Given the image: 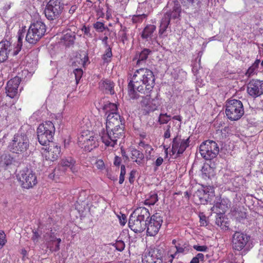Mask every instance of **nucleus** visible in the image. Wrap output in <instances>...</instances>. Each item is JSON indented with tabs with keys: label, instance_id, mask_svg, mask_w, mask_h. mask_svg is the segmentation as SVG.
<instances>
[{
	"label": "nucleus",
	"instance_id": "20",
	"mask_svg": "<svg viewBox=\"0 0 263 263\" xmlns=\"http://www.w3.org/2000/svg\"><path fill=\"white\" fill-rule=\"evenodd\" d=\"M76 163V160L73 158L68 157L63 158L60 161V165L65 170L69 168L72 173L75 174L79 170Z\"/></svg>",
	"mask_w": 263,
	"mask_h": 263
},
{
	"label": "nucleus",
	"instance_id": "61",
	"mask_svg": "<svg viewBox=\"0 0 263 263\" xmlns=\"http://www.w3.org/2000/svg\"><path fill=\"white\" fill-rule=\"evenodd\" d=\"M108 37L107 36H105L102 39V42L105 47L108 48V47H110L109 44H108Z\"/></svg>",
	"mask_w": 263,
	"mask_h": 263
},
{
	"label": "nucleus",
	"instance_id": "34",
	"mask_svg": "<svg viewBox=\"0 0 263 263\" xmlns=\"http://www.w3.org/2000/svg\"><path fill=\"white\" fill-rule=\"evenodd\" d=\"M158 200V195L155 192H151L147 198L144 201V204L154 205Z\"/></svg>",
	"mask_w": 263,
	"mask_h": 263
},
{
	"label": "nucleus",
	"instance_id": "33",
	"mask_svg": "<svg viewBox=\"0 0 263 263\" xmlns=\"http://www.w3.org/2000/svg\"><path fill=\"white\" fill-rule=\"evenodd\" d=\"M103 110L105 112L106 114H118V107L116 104L108 102L106 103L103 106Z\"/></svg>",
	"mask_w": 263,
	"mask_h": 263
},
{
	"label": "nucleus",
	"instance_id": "39",
	"mask_svg": "<svg viewBox=\"0 0 263 263\" xmlns=\"http://www.w3.org/2000/svg\"><path fill=\"white\" fill-rule=\"evenodd\" d=\"M171 120V116L167 114H160L158 119V122L160 124L167 123Z\"/></svg>",
	"mask_w": 263,
	"mask_h": 263
},
{
	"label": "nucleus",
	"instance_id": "16",
	"mask_svg": "<svg viewBox=\"0 0 263 263\" xmlns=\"http://www.w3.org/2000/svg\"><path fill=\"white\" fill-rule=\"evenodd\" d=\"M21 81V79L18 77H15L8 81L6 87L8 96L11 98H14L17 95L18 87Z\"/></svg>",
	"mask_w": 263,
	"mask_h": 263
},
{
	"label": "nucleus",
	"instance_id": "59",
	"mask_svg": "<svg viewBox=\"0 0 263 263\" xmlns=\"http://www.w3.org/2000/svg\"><path fill=\"white\" fill-rule=\"evenodd\" d=\"M163 161L164 160L163 158H162L161 157H159L156 159V161L154 163V164L156 167H159L161 165H162V164L163 162Z\"/></svg>",
	"mask_w": 263,
	"mask_h": 263
},
{
	"label": "nucleus",
	"instance_id": "10",
	"mask_svg": "<svg viewBox=\"0 0 263 263\" xmlns=\"http://www.w3.org/2000/svg\"><path fill=\"white\" fill-rule=\"evenodd\" d=\"M162 222L163 219L160 213H156L153 215L148 222H146L147 235L155 236L158 233Z\"/></svg>",
	"mask_w": 263,
	"mask_h": 263
},
{
	"label": "nucleus",
	"instance_id": "62",
	"mask_svg": "<svg viewBox=\"0 0 263 263\" xmlns=\"http://www.w3.org/2000/svg\"><path fill=\"white\" fill-rule=\"evenodd\" d=\"M55 241L57 242V244L55 245V250L59 251L60 249V245L61 242V239L56 237Z\"/></svg>",
	"mask_w": 263,
	"mask_h": 263
},
{
	"label": "nucleus",
	"instance_id": "64",
	"mask_svg": "<svg viewBox=\"0 0 263 263\" xmlns=\"http://www.w3.org/2000/svg\"><path fill=\"white\" fill-rule=\"evenodd\" d=\"M195 257L199 261H203L204 259V255L202 253H198Z\"/></svg>",
	"mask_w": 263,
	"mask_h": 263
},
{
	"label": "nucleus",
	"instance_id": "29",
	"mask_svg": "<svg viewBox=\"0 0 263 263\" xmlns=\"http://www.w3.org/2000/svg\"><path fill=\"white\" fill-rule=\"evenodd\" d=\"M75 38L74 33L70 31L64 33L61 38V41L66 46H70L74 43Z\"/></svg>",
	"mask_w": 263,
	"mask_h": 263
},
{
	"label": "nucleus",
	"instance_id": "14",
	"mask_svg": "<svg viewBox=\"0 0 263 263\" xmlns=\"http://www.w3.org/2000/svg\"><path fill=\"white\" fill-rule=\"evenodd\" d=\"M247 92L251 97L256 98L263 95V81L252 79L247 85Z\"/></svg>",
	"mask_w": 263,
	"mask_h": 263
},
{
	"label": "nucleus",
	"instance_id": "56",
	"mask_svg": "<svg viewBox=\"0 0 263 263\" xmlns=\"http://www.w3.org/2000/svg\"><path fill=\"white\" fill-rule=\"evenodd\" d=\"M176 251L174 254L176 255L177 253H183L184 251L185 247L181 246L180 244L175 246Z\"/></svg>",
	"mask_w": 263,
	"mask_h": 263
},
{
	"label": "nucleus",
	"instance_id": "32",
	"mask_svg": "<svg viewBox=\"0 0 263 263\" xmlns=\"http://www.w3.org/2000/svg\"><path fill=\"white\" fill-rule=\"evenodd\" d=\"M181 12V8L179 5H175L172 11L167 12L165 13L164 15H168L170 21H171V18L175 19L178 18L180 16V14Z\"/></svg>",
	"mask_w": 263,
	"mask_h": 263
},
{
	"label": "nucleus",
	"instance_id": "47",
	"mask_svg": "<svg viewBox=\"0 0 263 263\" xmlns=\"http://www.w3.org/2000/svg\"><path fill=\"white\" fill-rule=\"evenodd\" d=\"M45 239L48 238L49 240L53 242H55L56 236L54 232L51 231L49 233H47L44 236Z\"/></svg>",
	"mask_w": 263,
	"mask_h": 263
},
{
	"label": "nucleus",
	"instance_id": "28",
	"mask_svg": "<svg viewBox=\"0 0 263 263\" xmlns=\"http://www.w3.org/2000/svg\"><path fill=\"white\" fill-rule=\"evenodd\" d=\"M170 21L168 17V15H163L160 24L159 26V36H163V35L165 36V33L166 31L167 28H168V25H170Z\"/></svg>",
	"mask_w": 263,
	"mask_h": 263
},
{
	"label": "nucleus",
	"instance_id": "36",
	"mask_svg": "<svg viewBox=\"0 0 263 263\" xmlns=\"http://www.w3.org/2000/svg\"><path fill=\"white\" fill-rule=\"evenodd\" d=\"M216 223L221 228V229L226 230L229 229V223L226 221L224 217H218L216 219Z\"/></svg>",
	"mask_w": 263,
	"mask_h": 263
},
{
	"label": "nucleus",
	"instance_id": "35",
	"mask_svg": "<svg viewBox=\"0 0 263 263\" xmlns=\"http://www.w3.org/2000/svg\"><path fill=\"white\" fill-rule=\"evenodd\" d=\"M260 61L259 59H256L254 63L248 68L246 72V76L248 78H250L255 73L256 70L258 69Z\"/></svg>",
	"mask_w": 263,
	"mask_h": 263
},
{
	"label": "nucleus",
	"instance_id": "19",
	"mask_svg": "<svg viewBox=\"0 0 263 263\" xmlns=\"http://www.w3.org/2000/svg\"><path fill=\"white\" fill-rule=\"evenodd\" d=\"M11 50V43L9 41L5 40L0 42V63L7 60Z\"/></svg>",
	"mask_w": 263,
	"mask_h": 263
},
{
	"label": "nucleus",
	"instance_id": "7",
	"mask_svg": "<svg viewBox=\"0 0 263 263\" xmlns=\"http://www.w3.org/2000/svg\"><path fill=\"white\" fill-rule=\"evenodd\" d=\"M64 9L63 4L60 0H50L44 10L46 18L50 21L59 18Z\"/></svg>",
	"mask_w": 263,
	"mask_h": 263
},
{
	"label": "nucleus",
	"instance_id": "58",
	"mask_svg": "<svg viewBox=\"0 0 263 263\" xmlns=\"http://www.w3.org/2000/svg\"><path fill=\"white\" fill-rule=\"evenodd\" d=\"M122 159L120 157L117 156L115 157L114 160V164L116 166H119L121 163Z\"/></svg>",
	"mask_w": 263,
	"mask_h": 263
},
{
	"label": "nucleus",
	"instance_id": "54",
	"mask_svg": "<svg viewBox=\"0 0 263 263\" xmlns=\"http://www.w3.org/2000/svg\"><path fill=\"white\" fill-rule=\"evenodd\" d=\"M87 196V191L85 190H82L80 192V196L79 199L80 201L85 200L86 196Z\"/></svg>",
	"mask_w": 263,
	"mask_h": 263
},
{
	"label": "nucleus",
	"instance_id": "22",
	"mask_svg": "<svg viewBox=\"0 0 263 263\" xmlns=\"http://www.w3.org/2000/svg\"><path fill=\"white\" fill-rule=\"evenodd\" d=\"M214 192L211 186L203 187L200 190H198L196 192L197 195L201 202L208 201L213 196Z\"/></svg>",
	"mask_w": 263,
	"mask_h": 263
},
{
	"label": "nucleus",
	"instance_id": "18",
	"mask_svg": "<svg viewBox=\"0 0 263 263\" xmlns=\"http://www.w3.org/2000/svg\"><path fill=\"white\" fill-rule=\"evenodd\" d=\"M124 127L119 114H109L106 122V129Z\"/></svg>",
	"mask_w": 263,
	"mask_h": 263
},
{
	"label": "nucleus",
	"instance_id": "55",
	"mask_svg": "<svg viewBox=\"0 0 263 263\" xmlns=\"http://www.w3.org/2000/svg\"><path fill=\"white\" fill-rule=\"evenodd\" d=\"M136 173V171L135 170L131 171L129 173V176L128 178V180H129V182L131 184L133 183L134 182Z\"/></svg>",
	"mask_w": 263,
	"mask_h": 263
},
{
	"label": "nucleus",
	"instance_id": "25",
	"mask_svg": "<svg viewBox=\"0 0 263 263\" xmlns=\"http://www.w3.org/2000/svg\"><path fill=\"white\" fill-rule=\"evenodd\" d=\"M43 36L29 27L26 35V41L30 44H34Z\"/></svg>",
	"mask_w": 263,
	"mask_h": 263
},
{
	"label": "nucleus",
	"instance_id": "6",
	"mask_svg": "<svg viewBox=\"0 0 263 263\" xmlns=\"http://www.w3.org/2000/svg\"><path fill=\"white\" fill-rule=\"evenodd\" d=\"M17 178L21 186L24 189H31L37 183L35 173L30 169L26 168L21 171Z\"/></svg>",
	"mask_w": 263,
	"mask_h": 263
},
{
	"label": "nucleus",
	"instance_id": "51",
	"mask_svg": "<svg viewBox=\"0 0 263 263\" xmlns=\"http://www.w3.org/2000/svg\"><path fill=\"white\" fill-rule=\"evenodd\" d=\"M95 165L99 170H103L105 168L104 162L102 159L97 160L96 161Z\"/></svg>",
	"mask_w": 263,
	"mask_h": 263
},
{
	"label": "nucleus",
	"instance_id": "38",
	"mask_svg": "<svg viewBox=\"0 0 263 263\" xmlns=\"http://www.w3.org/2000/svg\"><path fill=\"white\" fill-rule=\"evenodd\" d=\"M112 56L111 48L108 47L105 51V53L102 55V59L105 63L110 62L111 58Z\"/></svg>",
	"mask_w": 263,
	"mask_h": 263
},
{
	"label": "nucleus",
	"instance_id": "23",
	"mask_svg": "<svg viewBox=\"0 0 263 263\" xmlns=\"http://www.w3.org/2000/svg\"><path fill=\"white\" fill-rule=\"evenodd\" d=\"M132 215L143 222H146V219L149 217L150 213L147 209L144 207H139L133 212Z\"/></svg>",
	"mask_w": 263,
	"mask_h": 263
},
{
	"label": "nucleus",
	"instance_id": "31",
	"mask_svg": "<svg viewBox=\"0 0 263 263\" xmlns=\"http://www.w3.org/2000/svg\"><path fill=\"white\" fill-rule=\"evenodd\" d=\"M156 27L154 25H147L143 29L141 33V37L143 39H147L152 36L153 33L156 30Z\"/></svg>",
	"mask_w": 263,
	"mask_h": 263
},
{
	"label": "nucleus",
	"instance_id": "5",
	"mask_svg": "<svg viewBox=\"0 0 263 263\" xmlns=\"http://www.w3.org/2000/svg\"><path fill=\"white\" fill-rule=\"evenodd\" d=\"M226 114L227 118L231 121L240 119L244 114L242 103L238 100L233 99L227 101Z\"/></svg>",
	"mask_w": 263,
	"mask_h": 263
},
{
	"label": "nucleus",
	"instance_id": "48",
	"mask_svg": "<svg viewBox=\"0 0 263 263\" xmlns=\"http://www.w3.org/2000/svg\"><path fill=\"white\" fill-rule=\"evenodd\" d=\"M116 249L119 251H122L124 249L125 243L122 240H118L115 243Z\"/></svg>",
	"mask_w": 263,
	"mask_h": 263
},
{
	"label": "nucleus",
	"instance_id": "40",
	"mask_svg": "<svg viewBox=\"0 0 263 263\" xmlns=\"http://www.w3.org/2000/svg\"><path fill=\"white\" fill-rule=\"evenodd\" d=\"M93 28L98 31L103 32L105 29L108 28L105 27L103 23L101 22H97L93 24Z\"/></svg>",
	"mask_w": 263,
	"mask_h": 263
},
{
	"label": "nucleus",
	"instance_id": "12",
	"mask_svg": "<svg viewBox=\"0 0 263 263\" xmlns=\"http://www.w3.org/2000/svg\"><path fill=\"white\" fill-rule=\"evenodd\" d=\"M250 237L241 232L236 231L232 236L233 249L236 251H241L245 248L250 240Z\"/></svg>",
	"mask_w": 263,
	"mask_h": 263
},
{
	"label": "nucleus",
	"instance_id": "8",
	"mask_svg": "<svg viewBox=\"0 0 263 263\" xmlns=\"http://www.w3.org/2000/svg\"><path fill=\"white\" fill-rule=\"evenodd\" d=\"M78 144L85 151L90 152L99 146L97 137L93 133L83 132L78 138Z\"/></svg>",
	"mask_w": 263,
	"mask_h": 263
},
{
	"label": "nucleus",
	"instance_id": "24",
	"mask_svg": "<svg viewBox=\"0 0 263 263\" xmlns=\"http://www.w3.org/2000/svg\"><path fill=\"white\" fill-rule=\"evenodd\" d=\"M152 52V51L148 49L144 48L138 55V58L136 62V67H144L146 64V60Z\"/></svg>",
	"mask_w": 263,
	"mask_h": 263
},
{
	"label": "nucleus",
	"instance_id": "60",
	"mask_svg": "<svg viewBox=\"0 0 263 263\" xmlns=\"http://www.w3.org/2000/svg\"><path fill=\"white\" fill-rule=\"evenodd\" d=\"M144 149L145 150L146 153L150 155L151 154L152 152L153 151V148L152 147L151 145L148 144L147 146H146L145 148Z\"/></svg>",
	"mask_w": 263,
	"mask_h": 263
},
{
	"label": "nucleus",
	"instance_id": "30",
	"mask_svg": "<svg viewBox=\"0 0 263 263\" xmlns=\"http://www.w3.org/2000/svg\"><path fill=\"white\" fill-rule=\"evenodd\" d=\"M130 158L133 161L140 164L144 159V155L140 151L136 148H132L130 152Z\"/></svg>",
	"mask_w": 263,
	"mask_h": 263
},
{
	"label": "nucleus",
	"instance_id": "2",
	"mask_svg": "<svg viewBox=\"0 0 263 263\" xmlns=\"http://www.w3.org/2000/svg\"><path fill=\"white\" fill-rule=\"evenodd\" d=\"M55 130L53 123L50 121H45L40 124L36 130L40 144L43 146H47V144L52 141Z\"/></svg>",
	"mask_w": 263,
	"mask_h": 263
},
{
	"label": "nucleus",
	"instance_id": "49",
	"mask_svg": "<svg viewBox=\"0 0 263 263\" xmlns=\"http://www.w3.org/2000/svg\"><path fill=\"white\" fill-rule=\"evenodd\" d=\"M82 31L84 32V34L86 37H92V35L90 33V30L89 27H86L84 25L82 28Z\"/></svg>",
	"mask_w": 263,
	"mask_h": 263
},
{
	"label": "nucleus",
	"instance_id": "53",
	"mask_svg": "<svg viewBox=\"0 0 263 263\" xmlns=\"http://www.w3.org/2000/svg\"><path fill=\"white\" fill-rule=\"evenodd\" d=\"M193 248L197 251L206 252L208 250V247L206 246H199L194 245Z\"/></svg>",
	"mask_w": 263,
	"mask_h": 263
},
{
	"label": "nucleus",
	"instance_id": "52",
	"mask_svg": "<svg viewBox=\"0 0 263 263\" xmlns=\"http://www.w3.org/2000/svg\"><path fill=\"white\" fill-rule=\"evenodd\" d=\"M208 170H211V167L208 164H204L202 168V172L204 173L206 176H210L211 175V172L208 171Z\"/></svg>",
	"mask_w": 263,
	"mask_h": 263
},
{
	"label": "nucleus",
	"instance_id": "13",
	"mask_svg": "<svg viewBox=\"0 0 263 263\" xmlns=\"http://www.w3.org/2000/svg\"><path fill=\"white\" fill-rule=\"evenodd\" d=\"M163 250L158 248L151 249L145 253L142 259L143 263H162Z\"/></svg>",
	"mask_w": 263,
	"mask_h": 263
},
{
	"label": "nucleus",
	"instance_id": "3",
	"mask_svg": "<svg viewBox=\"0 0 263 263\" xmlns=\"http://www.w3.org/2000/svg\"><path fill=\"white\" fill-rule=\"evenodd\" d=\"M29 140L26 134H15L9 143L8 148L10 152L18 154H23L29 148Z\"/></svg>",
	"mask_w": 263,
	"mask_h": 263
},
{
	"label": "nucleus",
	"instance_id": "11",
	"mask_svg": "<svg viewBox=\"0 0 263 263\" xmlns=\"http://www.w3.org/2000/svg\"><path fill=\"white\" fill-rule=\"evenodd\" d=\"M46 147H43L42 149V154L43 157L46 160L54 161L57 160L61 152V147L52 141L50 142L49 144L45 146Z\"/></svg>",
	"mask_w": 263,
	"mask_h": 263
},
{
	"label": "nucleus",
	"instance_id": "41",
	"mask_svg": "<svg viewBox=\"0 0 263 263\" xmlns=\"http://www.w3.org/2000/svg\"><path fill=\"white\" fill-rule=\"evenodd\" d=\"M73 73L75 76L76 83L78 84L83 75V70L81 68H76L73 70Z\"/></svg>",
	"mask_w": 263,
	"mask_h": 263
},
{
	"label": "nucleus",
	"instance_id": "21",
	"mask_svg": "<svg viewBox=\"0 0 263 263\" xmlns=\"http://www.w3.org/2000/svg\"><path fill=\"white\" fill-rule=\"evenodd\" d=\"M100 89L105 93L114 95L115 93V83L110 80H101L99 83Z\"/></svg>",
	"mask_w": 263,
	"mask_h": 263
},
{
	"label": "nucleus",
	"instance_id": "57",
	"mask_svg": "<svg viewBox=\"0 0 263 263\" xmlns=\"http://www.w3.org/2000/svg\"><path fill=\"white\" fill-rule=\"evenodd\" d=\"M120 40L123 43H124L125 41L127 40V34H126V33L125 32V31L123 30V31H121V34L120 35Z\"/></svg>",
	"mask_w": 263,
	"mask_h": 263
},
{
	"label": "nucleus",
	"instance_id": "43",
	"mask_svg": "<svg viewBox=\"0 0 263 263\" xmlns=\"http://www.w3.org/2000/svg\"><path fill=\"white\" fill-rule=\"evenodd\" d=\"M199 216L200 218V226L201 227L206 226L208 225V222L206 219V217L205 216V215L202 213L199 214Z\"/></svg>",
	"mask_w": 263,
	"mask_h": 263
},
{
	"label": "nucleus",
	"instance_id": "1",
	"mask_svg": "<svg viewBox=\"0 0 263 263\" xmlns=\"http://www.w3.org/2000/svg\"><path fill=\"white\" fill-rule=\"evenodd\" d=\"M127 86L128 95L132 99L139 97L136 90L149 96L155 84L153 71L146 67H137Z\"/></svg>",
	"mask_w": 263,
	"mask_h": 263
},
{
	"label": "nucleus",
	"instance_id": "44",
	"mask_svg": "<svg viewBox=\"0 0 263 263\" xmlns=\"http://www.w3.org/2000/svg\"><path fill=\"white\" fill-rule=\"evenodd\" d=\"M41 237V234L39 233L38 231L36 230H32V236L31 237V240L33 241L34 243H36L38 242L39 239Z\"/></svg>",
	"mask_w": 263,
	"mask_h": 263
},
{
	"label": "nucleus",
	"instance_id": "45",
	"mask_svg": "<svg viewBox=\"0 0 263 263\" xmlns=\"http://www.w3.org/2000/svg\"><path fill=\"white\" fill-rule=\"evenodd\" d=\"M7 242L6 235L3 231H0V249L2 248Z\"/></svg>",
	"mask_w": 263,
	"mask_h": 263
},
{
	"label": "nucleus",
	"instance_id": "26",
	"mask_svg": "<svg viewBox=\"0 0 263 263\" xmlns=\"http://www.w3.org/2000/svg\"><path fill=\"white\" fill-rule=\"evenodd\" d=\"M43 36L29 27L26 35V41L30 44H34Z\"/></svg>",
	"mask_w": 263,
	"mask_h": 263
},
{
	"label": "nucleus",
	"instance_id": "4",
	"mask_svg": "<svg viewBox=\"0 0 263 263\" xmlns=\"http://www.w3.org/2000/svg\"><path fill=\"white\" fill-rule=\"evenodd\" d=\"M124 127L106 129L100 133L101 139L106 147H114L118 139L124 136Z\"/></svg>",
	"mask_w": 263,
	"mask_h": 263
},
{
	"label": "nucleus",
	"instance_id": "37",
	"mask_svg": "<svg viewBox=\"0 0 263 263\" xmlns=\"http://www.w3.org/2000/svg\"><path fill=\"white\" fill-rule=\"evenodd\" d=\"M147 17V15L144 13L142 14L134 15L132 16V21L134 24H140L144 20H146Z\"/></svg>",
	"mask_w": 263,
	"mask_h": 263
},
{
	"label": "nucleus",
	"instance_id": "50",
	"mask_svg": "<svg viewBox=\"0 0 263 263\" xmlns=\"http://www.w3.org/2000/svg\"><path fill=\"white\" fill-rule=\"evenodd\" d=\"M172 130L170 125H167L165 129L163 137L164 139H168L171 137V132Z\"/></svg>",
	"mask_w": 263,
	"mask_h": 263
},
{
	"label": "nucleus",
	"instance_id": "17",
	"mask_svg": "<svg viewBox=\"0 0 263 263\" xmlns=\"http://www.w3.org/2000/svg\"><path fill=\"white\" fill-rule=\"evenodd\" d=\"M146 222L130 215L128 220V226L135 233L142 232L146 229Z\"/></svg>",
	"mask_w": 263,
	"mask_h": 263
},
{
	"label": "nucleus",
	"instance_id": "15",
	"mask_svg": "<svg viewBox=\"0 0 263 263\" xmlns=\"http://www.w3.org/2000/svg\"><path fill=\"white\" fill-rule=\"evenodd\" d=\"M189 138L181 139L180 137L177 135L172 141L171 152L173 155L176 153L178 155L183 154L189 146Z\"/></svg>",
	"mask_w": 263,
	"mask_h": 263
},
{
	"label": "nucleus",
	"instance_id": "27",
	"mask_svg": "<svg viewBox=\"0 0 263 263\" xmlns=\"http://www.w3.org/2000/svg\"><path fill=\"white\" fill-rule=\"evenodd\" d=\"M29 27L35 31L37 33H39V34H41L43 36L44 35L46 31L45 24L43 22L39 20L31 23Z\"/></svg>",
	"mask_w": 263,
	"mask_h": 263
},
{
	"label": "nucleus",
	"instance_id": "42",
	"mask_svg": "<svg viewBox=\"0 0 263 263\" xmlns=\"http://www.w3.org/2000/svg\"><path fill=\"white\" fill-rule=\"evenodd\" d=\"M45 242L47 248L51 252H57L58 250H55V246H53L54 242L49 240L48 239L45 238Z\"/></svg>",
	"mask_w": 263,
	"mask_h": 263
},
{
	"label": "nucleus",
	"instance_id": "9",
	"mask_svg": "<svg viewBox=\"0 0 263 263\" xmlns=\"http://www.w3.org/2000/svg\"><path fill=\"white\" fill-rule=\"evenodd\" d=\"M217 144L213 140H207L202 142L199 147V152L205 160H211L215 158L219 153Z\"/></svg>",
	"mask_w": 263,
	"mask_h": 263
},
{
	"label": "nucleus",
	"instance_id": "63",
	"mask_svg": "<svg viewBox=\"0 0 263 263\" xmlns=\"http://www.w3.org/2000/svg\"><path fill=\"white\" fill-rule=\"evenodd\" d=\"M77 8L78 7L76 5L71 6L69 10V13L70 14H73L76 10L77 9Z\"/></svg>",
	"mask_w": 263,
	"mask_h": 263
},
{
	"label": "nucleus",
	"instance_id": "46",
	"mask_svg": "<svg viewBox=\"0 0 263 263\" xmlns=\"http://www.w3.org/2000/svg\"><path fill=\"white\" fill-rule=\"evenodd\" d=\"M195 0H182V4L186 8L194 6Z\"/></svg>",
	"mask_w": 263,
	"mask_h": 263
}]
</instances>
